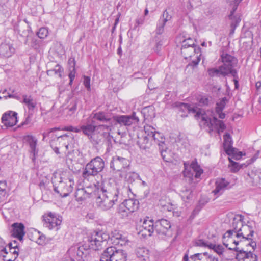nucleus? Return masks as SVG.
<instances>
[{
  "label": "nucleus",
  "instance_id": "nucleus-33",
  "mask_svg": "<svg viewBox=\"0 0 261 261\" xmlns=\"http://www.w3.org/2000/svg\"><path fill=\"white\" fill-rule=\"evenodd\" d=\"M97 127L91 123H88L86 125H81V129L83 133L89 139L94 132V130H96Z\"/></svg>",
  "mask_w": 261,
  "mask_h": 261
},
{
  "label": "nucleus",
  "instance_id": "nucleus-10",
  "mask_svg": "<svg viewBox=\"0 0 261 261\" xmlns=\"http://www.w3.org/2000/svg\"><path fill=\"white\" fill-rule=\"evenodd\" d=\"M246 246L250 245L253 251H246L242 247L235 248L236 251V258L238 261H258L257 255L254 253L255 248L256 247V243L255 241L246 243Z\"/></svg>",
  "mask_w": 261,
  "mask_h": 261
},
{
  "label": "nucleus",
  "instance_id": "nucleus-46",
  "mask_svg": "<svg viewBox=\"0 0 261 261\" xmlns=\"http://www.w3.org/2000/svg\"><path fill=\"white\" fill-rule=\"evenodd\" d=\"M229 161L230 163V165L229 166L230 168V170L232 172L236 173L241 168L242 166L238 164V163L233 162L231 159H229Z\"/></svg>",
  "mask_w": 261,
  "mask_h": 261
},
{
  "label": "nucleus",
  "instance_id": "nucleus-26",
  "mask_svg": "<svg viewBox=\"0 0 261 261\" xmlns=\"http://www.w3.org/2000/svg\"><path fill=\"white\" fill-rule=\"evenodd\" d=\"M120 176L124 178L127 182L132 185L136 180L142 181V179L138 174L134 172H128L127 170L121 173L120 174Z\"/></svg>",
  "mask_w": 261,
  "mask_h": 261
},
{
  "label": "nucleus",
  "instance_id": "nucleus-20",
  "mask_svg": "<svg viewBox=\"0 0 261 261\" xmlns=\"http://www.w3.org/2000/svg\"><path fill=\"white\" fill-rule=\"evenodd\" d=\"M208 118L211 122L212 126H209L207 125H205L203 124H200L201 126L203 127H207L208 130V133L211 134L214 130H216L218 134L219 135L221 133L223 132L226 128V125L224 123L223 121L222 120H218V119L215 117H213V120L208 116Z\"/></svg>",
  "mask_w": 261,
  "mask_h": 261
},
{
  "label": "nucleus",
  "instance_id": "nucleus-56",
  "mask_svg": "<svg viewBox=\"0 0 261 261\" xmlns=\"http://www.w3.org/2000/svg\"><path fill=\"white\" fill-rule=\"evenodd\" d=\"M60 128L54 127V128L50 129L47 132L44 133L43 134V140H44L46 137L49 136L50 134L51 133L54 132L57 130H60Z\"/></svg>",
  "mask_w": 261,
  "mask_h": 261
},
{
  "label": "nucleus",
  "instance_id": "nucleus-16",
  "mask_svg": "<svg viewBox=\"0 0 261 261\" xmlns=\"http://www.w3.org/2000/svg\"><path fill=\"white\" fill-rule=\"evenodd\" d=\"M171 224L169 221L162 219L155 222V230L158 237L164 239L171 235Z\"/></svg>",
  "mask_w": 261,
  "mask_h": 261
},
{
  "label": "nucleus",
  "instance_id": "nucleus-11",
  "mask_svg": "<svg viewBox=\"0 0 261 261\" xmlns=\"http://www.w3.org/2000/svg\"><path fill=\"white\" fill-rule=\"evenodd\" d=\"M139 205V202L137 199H126L119 205L118 212L122 217H126L138 210Z\"/></svg>",
  "mask_w": 261,
  "mask_h": 261
},
{
  "label": "nucleus",
  "instance_id": "nucleus-52",
  "mask_svg": "<svg viewBox=\"0 0 261 261\" xmlns=\"http://www.w3.org/2000/svg\"><path fill=\"white\" fill-rule=\"evenodd\" d=\"M83 79V84L84 85L85 88L87 89L88 91H90V77L87 76H84Z\"/></svg>",
  "mask_w": 261,
  "mask_h": 261
},
{
  "label": "nucleus",
  "instance_id": "nucleus-53",
  "mask_svg": "<svg viewBox=\"0 0 261 261\" xmlns=\"http://www.w3.org/2000/svg\"><path fill=\"white\" fill-rule=\"evenodd\" d=\"M69 136L67 134H64L63 135H60L58 137H57L58 140L61 142H63V143L64 142L68 143L69 141Z\"/></svg>",
  "mask_w": 261,
  "mask_h": 261
},
{
  "label": "nucleus",
  "instance_id": "nucleus-2",
  "mask_svg": "<svg viewBox=\"0 0 261 261\" xmlns=\"http://www.w3.org/2000/svg\"><path fill=\"white\" fill-rule=\"evenodd\" d=\"M106 180L97 181V194L95 195L96 204L99 208L103 211L111 208L117 202L122 192L117 186L112 187Z\"/></svg>",
  "mask_w": 261,
  "mask_h": 261
},
{
  "label": "nucleus",
  "instance_id": "nucleus-43",
  "mask_svg": "<svg viewBox=\"0 0 261 261\" xmlns=\"http://www.w3.org/2000/svg\"><path fill=\"white\" fill-rule=\"evenodd\" d=\"M208 254V253L207 252L196 253L191 255L190 258L193 261L202 260L204 258H207Z\"/></svg>",
  "mask_w": 261,
  "mask_h": 261
},
{
  "label": "nucleus",
  "instance_id": "nucleus-38",
  "mask_svg": "<svg viewBox=\"0 0 261 261\" xmlns=\"http://www.w3.org/2000/svg\"><path fill=\"white\" fill-rule=\"evenodd\" d=\"M22 103H24L29 110H33L36 106V102L33 99L31 96L23 95Z\"/></svg>",
  "mask_w": 261,
  "mask_h": 261
},
{
  "label": "nucleus",
  "instance_id": "nucleus-64",
  "mask_svg": "<svg viewBox=\"0 0 261 261\" xmlns=\"http://www.w3.org/2000/svg\"><path fill=\"white\" fill-rule=\"evenodd\" d=\"M73 129V126H69L64 127L63 128H62V130H66V131L72 132Z\"/></svg>",
  "mask_w": 261,
  "mask_h": 261
},
{
  "label": "nucleus",
  "instance_id": "nucleus-62",
  "mask_svg": "<svg viewBox=\"0 0 261 261\" xmlns=\"http://www.w3.org/2000/svg\"><path fill=\"white\" fill-rule=\"evenodd\" d=\"M206 259H208L209 261H219L218 258L210 254H208Z\"/></svg>",
  "mask_w": 261,
  "mask_h": 261
},
{
  "label": "nucleus",
  "instance_id": "nucleus-6",
  "mask_svg": "<svg viewBox=\"0 0 261 261\" xmlns=\"http://www.w3.org/2000/svg\"><path fill=\"white\" fill-rule=\"evenodd\" d=\"M112 125H99L97 126L96 130L90 136L89 140L94 144H97L101 142L102 139L111 142L113 138L110 135Z\"/></svg>",
  "mask_w": 261,
  "mask_h": 261
},
{
  "label": "nucleus",
  "instance_id": "nucleus-24",
  "mask_svg": "<svg viewBox=\"0 0 261 261\" xmlns=\"http://www.w3.org/2000/svg\"><path fill=\"white\" fill-rule=\"evenodd\" d=\"M12 227L13 228L12 231V236L20 241L22 240L25 234L24 225L21 223H14L12 224Z\"/></svg>",
  "mask_w": 261,
  "mask_h": 261
},
{
  "label": "nucleus",
  "instance_id": "nucleus-30",
  "mask_svg": "<svg viewBox=\"0 0 261 261\" xmlns=\"http://www.w3.org/2000/svg\"><path fill=\"white\" fill-rule=\"evenodd\" d=\"M27 141L30 146V152L33 155V158L35 159L38 152V149L36 148L37 139L32 135H28L27 137Z\"/></svg>",
  "mask_w": 261,
  "mask_h": 261
},
{
  "label": "nucleus",
  "instance_id": "nucleus-7",
  "mask_svg": "<svg viewBox=\"0 0 261 261\" xmlns=\"http://www.w3.org/2000/svg\"><path fill=\"white\" fill-rule=\"evenodd\" d=\"M221 59L223 63V65L221 66L224 69L225 71L227 72L228 75L231 74L234 79L233 81L235 84V87L237 88L238 86V81L236 79L238 78L237 72L236 69H233L237 64L238 60L233 56L228 54H222L221 56Z\"/></svg>",
  "mask_w": 261,
  "mask_h": 261
},
{
  "label": "nucleus",
  "instance_id": "nucleus-60",
  "mask_svg": "<svg viewBox=\"0 0 261 261\" xmlns=\"http://www.w3.org/2000/svg\"><path fill=\"white\" fill-rule=\"evenodd\" d=\"M162 45H163V43H162V42L161 41H159L158 42H157L156 43L155 46V47L154 48V51L158 53L160 51L161 48V46Z\"/></svg>",
  "mask_w": 261,
  "mask_h": 261
},
{
  "label": "nucleus",
  "instance_id": "nucleus-37",
  "mask_svg": "<svg viewBox=\"0 0 261 261\" xmlns=\"http://www.w3.org/2000/svg\"><path fill=\"white\" fill-rule=\"evenodd\" d=\"M186 47H196L195 46V40L191 38H188L187 39L183 40L181 42V53L187 54Z\"/></svg>",
  "mask_w": 261,
  "mask_h": 261
},
{
  "label": "nucleus",
  "instance_id": "nucleus-4",
  "mask_svg": "<svg viewBox=\"0 0 261 261\" xmlns=\"http://www.w3.org/2000/svg\"><path fill=\"white\" fill-rule=\"evenodd\" d=\"M54 191L62 197H67L73 191L74 182L73 178L62 179L59 174H54L51 178Z\"/></svg>",
  "mask_w": 261,
  "mask_h": 261
},
{
  "label": "nucleus",
  "instance_id": "nucleus-13",
  "mask_svg": "<svg viewBox=\"0 0 261 261\" xmlns=\"http://www.w3.org/2000/svg\"><path fill=\"white\" fill-rule=\"evenodd\" d=\"M97 182L93 186L87 187L84 188H79L76 190L75 197L76 201L81 202L88 198H94L97 190Z\"/></svg>",
  "mask_w": 261,
  "mask_h": 261
},
{
  "label": "nucleus",
  "instance_id": "nucleus-54",
  "mask_svg": "<svg viewBox=\"0 0 261 261\" xmlns=\"http://www.w3.org/2000/svg\"><path fill=\"white\" fill-rule=\"evenodd\" d=\"M80 100L78 99L75 100L73 102L71 103V106L69 108V111L72 113H74L77 109V107Z\"/></svg>",
  "mask_w": 261,
  "mask_h": 261
},
{
  "label": "nucleus",
  "instance_id": "nucleus-23",
  "mask_svg": "<svg viewBox=\"0 0 261 261\" xmlns=\"http://www.w3.org/2000/svg\"><path fill=\"white\" fill-rule=\"evenodd\" d=\"M223 146L226 153L229 155L234 154L237 150L232 147V141L230 134L226 133L223 136Z\"/></svg>",
  "mask_w": 261,
  "mask_h": 261
},
{
  "label": "nucleus",
  "instance_id": "nucleus-29",
  "mask_svg": "<svg viewBox=\"0 0 261 261\" xmlns=\"http://www.w3.org/2000/svg\"><path fill=\"white\" fill-rule=\"evenodd\" d=\"M143 132L138 134L137 144L140 148L146 149L149 147L151 144V139L149 137L142 135Z\"/></svg>",
  "mask_w": 261,
  "mask_h": 261
},
{
  "label": "nucleus",
  "instance_id": "nucleus-49",
  "mask_svg": "<svg viewBox=\"0 0 261 261\" xmlns=\"http://www.w3.org/2000/svg\"><path fill=\"white\" fill-rule=\"evenodd\" d=\"M32 114H29L28 116L25 118V119L24 121L22 122L21 123V126H27L28 127H31L33 125V123L32 122Z\"/></svg>",
  "mask_w": 261,
  "mask_h": 261
},
{
  "label": "nucleus",
  "instance_id": "nucleus-19",
  "mask_svg": "<svg viewBox=\"0 0 261 261\" xmlns=\"http://www.w3.org/2000/svg\"><path fill=\"white\" fill-rule=\"evenodd\" d=\"M138 233L144 237L151 236L155 231V222L152 219L147 218L144 219L142 224L139 227Z\"/></svg>",
  "mask_w": 261,
  "mask_h": 261
},
{
  "label": "nucleus",
  "instance_id": "nucleus-36",
  "mask_svg": "<svg viewBox=\"0 0 261 261\" xmlns=\"http://www.w3.org/2000/svg\"><path fill=\"white\" fill-rule=\"evenodd\" d=\"M208 248L212 249L220 257H223L224 253L226 252L223 246L221 244L209 243Z\"/></svg>",
  "mask_w": 261,
  "mask_h": 261
},
{
  "label": "nucleus",
  "instance_id": "nucleus-18",
  "mask_svg": "<svg viewBox=\"0 0 261 261\" xmlns=\"http://www.w3.org/2000/svg\"><path fill=\"white\" fill-rule=\"evenodd\" d=\"M130 162L126 158L118 156H113L111 163L110 168L114 171H120L121 173L128 170Z\"/></svg>",
  "mask_w": 261,
  "mask_h": 261
},
{
  "label": "nucleus",
  "instance_id": "nucleus-59",
  "mask_svg": "<svg viewBox=\"0 0 261 261\" xmlns=\"http://www.w3.org/2000/svg\"><path fill=\"white\" fill-rule=\"evenodd\" d=\"M75 68H73L72 69H70V73L68 75L69 78L71 79H74L75 76Z\"/></svg>",
  "mask_w": 261,
  "mask_h": 261
},
{
  "label": "nucleus",
  "instance_id": "nucleus-51",
  "mask_svg": "<svg viewBox=\"0 0 261 261\" xmlns=\"http://www.w3.org/2000/svg\"><path fill=\"white\" fill-rule=\"evenodd\" d=\"M13 247V246H12V243H10L9 244V251L7 250V249L6 248H3L1 252H0V254L1 255H4L3 254V253H5L6 255H11L13 253V250H12V248Z\"/></svg>",
  "mask_w": 261,
  "mask_h": 261
},
{
  "label": "nucleus",
  "instance_id": "nucleus-9",
  "mask_svg": "<svg viewBox=\"0 0 261 261\" xmlns=\"http://www.w3.org/2000/svg\"><path fill=\"white\" fill-rule=\"evenodd\" d=\"M127 254L122 250H118L116 247H108L102 253L100 261H126Z\"/></svg>",
  "mask_w": 261,
  "mask_h": 261
},
{
  "label": "nucleus",
  "instance_id": "nucleus-55",
  "mask_svg": "<svg viewBox=\"0 0 261 261\" xmlns=\"http://www.w3.org/2000/svg\"><path fill=\"white\" fill-rule=\"evenodd\" d=\"M208 244L209 243L202 240H199L195 242L196 246L199 247H207L208 248Z\"/></svg>",
  "mask_w": 261,
  "mask_h": 261
},
{
  "label": "nucleus",
  "instance_id": "nucleus-5",
  "mask_svg": "<svg viewBox=\"0 0 261 261\" xmlns=\"http://www.w3.org/2000/svg\"><path fill=\"white\" fill-rule=\"evenodd\" d=\"M176 106L179 108V114L180 112L195 113V117L197 119H201L200 122L201 124L209 126H212L211 122L208 118L207 113H210L209 111L205 113L203 110L196 106L182 102L176 103Z\"/></svg>",
  "mask_w": 261,
  "mask_h": 261
},
{
  "label": "nucleus",
  "instance_id": "nucleus-58",
  "mask_svg": "<svg viewBox=\"0 0 261 261\" xmlns=\"http://www.w3.org/2000/svg\"><path fill=\"white\" fill-rule=\"evenodd\" d=\"M39 41L37 39H33L31 46L33 48H35V49H37L39 48Z\"/></svg>",
  "mask_w": 261,
  "mask_h": 261
},
{
  "label": "nucleus",
  "instance_id": "nucleus-25",
  "mask_svg": "<svg viewBox=\"0 0 261 261\" xmlns=\"http://www.w3.org/2000/svg\"><path fill=\"white\" fill-rule=\"evenodd\" d=\"M186 49L187 53V54H181L184 58L187 59L188 58L192 57L193 55H195L196 54L195 57L196 58V60H192L191 64H192L193 66H196L198 65L200 61V59L198 55L199 52L200 48L198 47L196 49V47H186Z\"/></svg>",
  "mask_w": 261,
  "mask_h": 261
},
{
  "label": "nucleus",
  "instance_id": "nucleus-14",
  "mask_svg": "<svg viewBox=\"0 0 261 261\" xmlns=\"http://www.w3.org/2000/svg\"><path fill=\"white\" fill-rule=\"evenodd\" d=\"M223 245L229 250H235L236 247H242L243 245L240 239L235 237L233 228L227 231L223 235Z\"/></svg>",
  "mask_w": 261,
  "mask_h": 261
},
{
  "label": "nucleus",
  "instance_id": "nucleus-15",
  "mask_svg": "<svg viewBox=\"0 0 261 261\" xmlns=\"http://www.w3.org/2000/svg\"><path fill=\"white\" fill-rule=\"evenodd\" d=\"M43 225L49 230H57L61 223L62 220L55 213L49 212L43 216Z\"/></svg>",
  "mask_w": 261,
  "mask_h": 261
},
{
  "label": "nucleus",
  "instance_id": "nucleus-57",
  "mask_svg": "<svg viewBox=\"0 0 261 261\" xmlns=\"http://www.w3.org/2000/svg\"><path fill=\"white\" fill-rule=\"evenodd\" d=\"M68 62L70 66V69L75 68L76 62L74 58H70Z\"/></svg>",
  "mask_w": 261,
  "mask_h": 261
},
{
  "label": "nucleus",
  "instance_id": "nucleus-45",
  "mask_svg": "<svg viewBox=\"0 0 261 261\" xmlns=\"http://www.w3.org/2000/svg\"><path fill=\"white\" fill-rule=\"evenodd\" d=\"M144 136H146L149 137V138H151V136L152 134H153L155 132V129L154 127L151 126L150 125H145L144 126Z\"/></svg>",
  "mask_w": 261,
  "mask_h": 261
},
{
  "label": "nucleus",
  "instance_id": "nucleus-21",
  "mask_svg": "<svg viewBox=\"0 0 261 261\" xmlns=\"http://www.w3.org/2000/svg\"><path fill=\"white\" fill-rule=\"evenodd\" d=\"M17 113L9 111L4 113L2 117V122L7 127H12L17 122Z\"/></svg>",
  "mask_w": 261,
  "mask_h": 261
},
{
  "label": "nucleus",
  "instance_id": "nucleus-40",
  "mask_svg": "<svg viewBox=\"0 0 261 261\" xmlns=\"http://www.w3.org/2000/svg\"><path fill=\"white\" fill-rule=\"evenodd\" d=\"M150 136L151 141H154V142L159 146H161V144L164 142L165 139L163 138L162 134L156 130L154 133L152 134V136Z\"/></svg>",
  "mask_w": 261,
  "mask_h": 261
},
{
  "label": "nucleus",
  "instance_id": "nucleus-41",
  "mask_svg": "<svg viewBox=\"0 0 261 261\" xmlns=\"http://www.w3.org/2000/svg\"><path fill=\"white\" fill-rule=\"evenodd\" d=\"M13 253L12 254L11 258H7V255H3V259L4 261H14L18 256V248L17 246H14L12 248Z\"/></svg>",
  "mask_w": 261,
  "mask_h": 261
},
{
  "label": "nucleus",
  "instance_id": "nucleus-31",
  "mask_svg": "<svg viewBox=\"0 0 261 261\" xmlns=\"http://www.w3.org/2000/svg\"><path fill=\"white\" fill-rule=\"evenodd\" d=\"M207 72L209 75L211 77L217 76L220 77L223 76L225 77L228 74L227 72L225 71L224 69L220 66L218 68H210L207 70Z\"/></svg>",
  "mask_w": 261,
  "mask_h": 261
},
{
  "label": "nucleus",
  "instance_id": "nucleus-12",
  "mask_svg": "<svg viewBox=\"0 0 261 261\" xmlns=\"http://www.w3.org/2000/svg\"><path fill=\"white\" fill-rule=\"evenodd\" d=\"M184 165L185 169L183 171V174L185 177L193 179L194 176L195 178H198L203 173V170L198 165L196 160L192 161L191 163L186 162Z\"/></svg>",
  "mask_w": 261,
  "mask_h": 261
},
{
  "label": "nucleus",
  "instance_id": "nucleus-8",
  "mask_svg": "<svg viewBox=\"0 0 261 261\" xmlns=\"http://www.w3.org/2000/svg\"><path fill=\"white\" fill-rule=\"evenodd\" d=\"M104 167L103 160L100 157H96L86 165L83 176L86 178L90 176H95L103 170Z\"/></svg>",
  "mask_w": 261,
  "mask_h": 261
},
{
  "label": "nucleus",
  "instance_id": "nucleus-32",
  "mask_svg": "<svg viewBox=\"0 0 261 261\" xmlns=\"http://www.w3.org/2000/svg\"><path fill=\"white\" fill-rule=\"evenodd\" d=\"M226 98L224 97L220 101L217 102L215 109L216 113L218 115L219 118L222 119L225 117V114L223 113L222 111L226 105Z\"/></svg>",
  "mask_w": 261,
  "mask_h": 261
},
{
  "label": "nucleus",
  "instance_id": "nucleus-39",
  "mask_svg": "<svg viewBox=\"0 0 261 261\" xmlns=\"http://www.w3.org/2000/svg\"><path fill=\"white\" fill-rule=\"evenodd\" d=\"M180 192L181 198L185 202H187L192 197V191L190 188L184 187L182 188Z\"/></svg>",
  "mask_w": 261,
  "mask_h": 261
},
{
  "label": "nucleus",
  "instance_id": "nucleus-35",
  "mask_svg": "<svg viewBox=\"0 0 261 261\" xmlns=\"http://www.w3.org/2000/svg\"><path fill=\"white\" fill-rule=\"evenodd\" d=\"M92 115L93 119L101 122H110L111 120L109 116L103 112L92 113Z\"/></svg>",
  "mask_w": 261,
  "mask_h": 261
},
{
  "label": "nucleus",
  "instance_id": "nucleus-42",
  "mask_svg": "<svg viewBox=\"0 0 261 261\" xmlns=\"http://www.w3.org/2000/svg\"><path fill=\"white\" fill-rule=\"evenodd\" d=\"M63 68L59 64H57L54 69L48 70L47 73L49 74L52 72H54L55 74L58 75L59 77H62V73L63 72Z\"/></svg>",
  "mask_w": 261,
  "mask_h": 261
},
{
  "label": "nucleus",
  "instance_id": "nucleus-27",
  "mask_svg": "<svg viewBox=\"0 0 261 261\" xmlns=\"http://www.w3.org/2000/svg\"><path fill=\"white\" fill-rule=\"evenodd\" d=\"M107 234L109 236V238L107 240L111 238V240L113 241V242L116 244H119L121 246H123L125 245L128 241V240L125 237L123 236L121 233L117 230L112 231L111 236H110L108 234ZM107 244V243L106 244Z\"/></svg>",
  "mask_w": 261,
  "mask_h": 261
},
{
  "label": "nucleus",
  "instance_id": "nucleus-3",
  "mask_svg": "<svg viewBox=\"0 0 261 261\" xmlns=\"http://www.w3.org/2000/svg\"><path fill=\"white\" fill-rule=\"evenodd\" d=\"M244 216L241 215H236L231 224L230 227L233 228L236 238L240 239L243 244L252 241L251 238L254 233V230L251 223L248 222L244 224Z\"/></svg>",
  "mask_w": 261,
  "mask_h": 261
},
{
  "label": "nucleus",
  "instance_id": "nucleus-28",
  "mask_svg": "<svg viewBox=\"0 0 261 261\" xmlns=\"http://www.w3.org/2000/svg\"><path fill=\"white\" fill-rule=\"evenodd\" d=\"M228 185L229 182L224 178L217 179L215 182L216 188L213 191V193L218 196L222 194Z\"/></svg>",
  "mask_w": 261,
  "mask_h": 261
},
{
  "label": "nucleus",
  "instance_id": "nucleus-63",
  "mask_svg": "<svg viewBox=\"0 0 261 261\" xmlns=\"http://www.w3.org/2000/svg\"><path fill=\"white\" fill-rule=\"evenodd\" d=\"M8 2L9 0H0V5H1L2 7H4L5 6L7 7Z\"/></svg>",
  "mask_w": 261,
  "mask_h": 261
},
{
  "label": "nucleus",
  "instance_id": "nucleus-44",
  "mask_svg": "<svg viewBox=\"0 0 261 261\" xmlns=\"http://www.w3.org/2000/svg\"><path fill=\"white\" fill-rule=\"evenodd\" d=\"M166 23L162 21L160 19L157 22L155 33L158 35H161L164 31V27Z\"/></svg>",
  "mask_w": 261,
  "mask_h": 261
},
{
  "label": "nucleus",
  "instance_id": "nucleus-17",
  "mask_svg": "<svg viewBox=\"0 0 261 261\" xmlns=\"http://www.w3.org/2000/svg\"><path fill=\"white\" fill-rule=\"evenodd\" d=\"M113 119L120 126L126 127L136 125L139 121L135 112L131 115L115 116L113 117Z\"/></svg>",
  "mask_w": 261,
  "mask_h": 261
},
{
  "label": "nucleus",
  "instance_id": "nucleus-22",
  "mask_svg": "<svg viewBox=\"0 0 261 261\" xmlns=\"http://www.w3.org/2000/svg\"><path fill=\"white\" fill-rule=\"evenodd\" d=\"M14 52L15 48L9 41L5 40L0 44V56L2 57H11Z\"/></svg>",
  "mask_w": 261,
  "mask_h": 261
},
{
  "label": "nucleus",
  "instance_id": "nucleus-1",
  "mask_svg": "<svg viewBox=\"0 0 261 261\" xmlns=\"http://www.w3.org/2000/svg\"><path fill=\"white\" fill-rule=\"evenodd\" d=\"M109 238V236L106 233L94 232L85 238L84 244L71 247L68 250V254L74 261H89L90 258L89 249L94 250L100 249L103 246L106 245Z\"/></svg>",
  "mask_w": 261,
  "mask_h": 261
},
{
  "label": "nucleus",
  "instance_id": "nucleus-47",
  "mask_svg": "<svg viewBox=\"0 0 261 261\" xmlns=\"http://www.w3.org/2000/svg\"><path fill=\"white\" fill-rule=\"evenodd\" d=\"M48 34V30L45 27L41 28L37 33L38 37L41 39H44L46 38Z\"/></svg>",
  "mask_w": 261,
  "mask_h": 261
},
{
  "label": "nucleus",
  "instance_id": "nucleus-61",
  "mask_svg": "<svg viewBox=\"0 0 261 261\" xmlns=\"http://www.w3.org/2000/svg\"><path fill=\"white\" fill-rule=\"evenodd\" d=\"M199 102L203 105H207L208 103V99L206 97H202L199 100Z\"/></svg>",
  "mask_w": 261,
  "mask_h": 261
},
{
  "label": "nucleus",
  "instance_id": "nucleus-34",
  "mask_svg": "<svg viewBox=\"0 0 261 261\" xmlns=\"http://www.w3.org/2000/svg\"><path fill=\"white\" fill-rule=\"evenodd\" d=\"M136 255L141 260L147 261L149 259V250L145 247L138 248Z\"/></svg>",
  "mask_w": 261,
  "mask_h": 261
},
{
  "label": "nucleus",
  "instance_id": "nucleus-48",
  "mask_svg": "<svg viewBox=\"0 0 261 261\" xmlns=\"http://www.w3.org/2000/svg\"><path fill=\"white\" fill-rule=\"evenodd\" d=\"M160 19L166 23L167 22L171 20L172 19V16L169 14L167 10H165Z\"/></svg>",
  "mask_w": 261,
  "mask_h": 261
},
{
  "label": "nucleus",
  "instance_id": "nucleus-50",
  "mask_svg": "<svg viewBox=\"0 0 261 261\" xmlns=\"http://www.w3.org/2000/svg\"><path fill=\"white\" fill-rule=\"evenodd\" d=\"M7 187V181L6 180H0V195L4 196L6 194V188Z\"/></svg>",
  "mask_w": 261,
  "mask_h": 261
}]
</instances>
